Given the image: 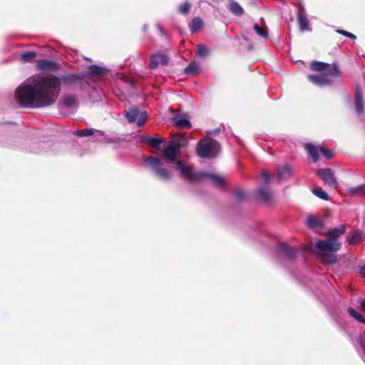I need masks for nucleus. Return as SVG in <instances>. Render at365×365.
<instances>
[{"label": "nucleus", "mask_w": 365, "mask_h": 365, "mask_svg": "<svg viewBox=\"0 0 365 365\" xmlns=\"http://www.w3.org/2000/svg\"><path fill=\"white\" fill-rule=\"evenodd\" d=\"M60 92V78L49 74L37 77L32 84H21L16 90L15 98L22 107L45 108L56 101Z\"/></svg>", "instance_id": "f257e3e1"}, {"label": "nucleus", "mask_w": 365, "mask_h": 365, "mask_svg": "<svg viewBox=\"0 0 365 365\" xmlns=\"http://www.w3.org/2000/svg\"><path fill=\"white\" fill-rule=\"evenodd\" d=\"M346 227L341 225L337 228L329 229L324 235L326 239L321 240V251L337 252L341 249V242L339 237L346 233Z\"/></svg>", "instance_id": "f03ea898"}, {"label": "nucleus", "mask_w": 365, "mask_h": 365, "mask_svg": "<svg viewBox=\"0 0 365 365\" xmlns=\"http://www.w3.org/2000/svg\"><path fill=\"white\" fill-rule=\"evenodd\" d=\"M342 76V71L337 61L328 63L321 61V86L333 84Z\"/></svg>", "instance_id": "7ed1b4c3"}, {"label": "nucleus", "mask_w": 365, "mask_h": 365, "mask_svg": "<svg viewBox=\"0 0 365 365\" xmlns=\"http://www.w3.org/2000/svg\"><path fill=\"white\" fill-rule=\"evenodd\" d=\"M219 143L210 138L200 140L197 146L198 156L203 158H212L217 155L220 151Z\"/></svg>", "instance_id": "20e7f679"}, {"label": "nucleus", "mask_w": 365, "mask_h": 365, "mask_svg": "<svg viewBox=\"0 0 365 365\" xmlns=\"http://www.w3.org/2000/svg\"><path fill=\"white\" fill-rule=\"evenodd\" d=\"M145 163L150 168L154 174L161 180L168 182L172 178L170 172L166 169L160 159L150 156L145 159Z\"/></svg>", "instance_id": "39448f33"}, {"label": "nucleus", "mask_w": 365, "mask_h": 365, "mask_svg": "<svg viewBox=\"0 0 365 365\" xmlns=\"http://www.w3.org/2000/svg\"><path fill=\"white\" fill-rule=\"evenodd\" d=\"M175 169L180 171L181 176L184 179L191 182L200 181L203 178V175H205V172L195 171L192 165H185L181 160L176 161Z\"/></svg>", "instance_id": "423d86ee"}, {"label": "nucleus", "mask_w": 365, "mask_h": 365, "mask_svg": "<svg viewBox=\"0 0 365 365\" xmlns=\"http://www.w3.org/2000/svg\"><path fill=\"white\" fill-rule=\"evenodd\" d=\"M125 115L129 123L137 122L138 127L142 126L148 119L146 111L140 112L137 108H130L125 111Z\"/></svg>", "instance_id": "0eeeda50"}, {"label": "nucleus", "mask_w": 365, "mask_h": 365, "mask_svg": "<svg viewBox=\"0 0 365 365\" xmlns=\"http://www.w3.org/2000/svg\"><path fill=\"white\" fill-rule=\"evenodd\" d=\"M321 180L329 190L335 191L339 187V182L331 168H321Z\"/></svg>", "instance_id": "6e6552de"}, {"label": "nucleus", "mask_w": 365, "mask_h": 365, "mask_svg": "<svg viewBox=\"0 0 365 365\" xmlns=\"http://www.w3.org/2000/svg\"><path fill=\"white\" fill-rule=\"evenodd\" d=\"M303 250L304 257L307 259L308 257H314L316 259H319V240H316L314 242L309 240V242L304 244L302 247Z\"/></svg>", "instance_id": "1a4fd4ad"}, {"label": "nucleus", "mask_w": 365, "mask_h": 365, "mask_svg": "<svg viewBox=\"0 0 365 365\" xmlns=\"http://www.w3.org/2000/svg\"><path fill=\"white\" fill-rule=\"evenodd\" d=\"M36 68L39 71H55L59 70L61 66L51 60L43 59L37 61Z\"/></svg>", "instance_id": "9d476101"}, {"label": "nucleus", "mask_w": 365, "mask_h": 365, "mask_svg": "<svg viewBox=\"0 0 365 365\" xmlns=\"http://www.w3.org/2000/svg\"><path fill=\"white\" fill-rule=\"evenodd\" d=\"M277 251L288 259H294L297 256V250L284 243H279L277 246Z\"/></svg>", "instance_id": "9b49d317"}, {"label": "nucleus", "mask_w": 365, "mask_h": 365, "mask_svg": "<svg viewBox=\"0 0 365 365\" xmlns=\"http://www.w3.org/2000/svg\"><path fill=\"white\" fill-rule=\"evenodd\" d=\"M169 62V58L165 54H153L150 56L149 68H156L160 64L165 66Z\"/></svg>", "instance_id": "f8f14e48"}, {"label": "nucleus", "mask_w": 365, "mask_h": 365, "mask_svg": "<svg viewBox=\"0 0 365 365\" xmlns=\"http://www.w3.org/2000/svg\"><path fill=\"white\" fill-rule=\"evenodd\" d=\"M187 117L186 114H178L172 118V122L180 128H190L192 125Z\"/></svg>", "instance_id": "ddd939ff"}, {"label": "nucleus", "mask_w": 365, "mask_h": 365, "mask_svg": "<svg viewBox=\"0 0 365 365\" xmlns=\"http://www.w3.org/2000/svg\"><path fill=\"white\" fill-rule=\"evenodd\" d=\"M178 153H180V150L173 144L165 147L162 151L163 158L171 162L175 160Z\"/></svg>", "instance_id": "4468645a"}, {"label": "nucleus", "mask_w": 365, "mask_h": 365, "mask_svg": "<svg viewBox=\"0 0 365 365\" xmlns=\"http://www.w3.org/2000/svg\"><path fill=\"white\" fill-rule=\"evenodd\" d=\"M364 238L365 234L362 231L359 230H354L349 232L347 242L349 245H356L361 242Z\"/></svg>", "instance_id": "2eb2a0df"}, {"label": "nucleus", "mask_w": 365, "mask_h": 365, "mask_svg": "<svg viewBox=\"0 0 365 365\" xmlns=\"http://www.w3.org/2000/svg\"><path fill=\"white\" fill-rule=\"evenodd\" d=\"M203 178H206L209 179L212 184L219 188H223L225 185V179L217 175V174H213V173H209L205 172V175H203Z\"/></svg>", "instance_id": "dca6fc26"}, {"label": "nucleus", "mask_w": 365, "mask_h": 365, "mask_svg": "<svg viewBox=\"0 0 365 365\" xmlns=\"http://www.w3.org/2000/svg\"><path fill=\"white\" fill-rule=\"evenodd\" d=\"M336 252H328L321 251V263L332 265L338 262Z\"/></svg>", "instance_id": "f3484780"}, {"label": "nucleus", "mask_w": 365, "mask_h": 365, "mask_svg": "<svg viewBox=\"0 0 365 365\" xmlns=\"http://www.w3.org/2000/svg\"><path fill=\"white\" fill-rule=\"evenodd\" d=\"M202 72L200 65L195 61L190 62L185 68L184 73L189 76H194Z\"/></svg>", "instance_id": "a211bd4d"}, {"label": "nucleus", "mask_w": 365, "mask_h": 365, "mask_svg": "<svg viewBox=\"0 0 365 365\" xmlns=\"http://www.w3.org/2000/svg\"><path fill=\"white\" fill-rule=\"evenodd\" d=\"M304 149L309 155V158L312 159L314 163H316L319 159V154L317 148L311 143H307L304 145Z\"/></svg>", "instance_id": "6ab92c4d"}, {"label": "nucleus", "mask_w": 365, "mask_h": 365, "mask_svg": "<svg viewBox=\"0 0 365 365\" xmlns=\"http://www.w3.org/2000/svg\"><path fill=\"white\" fill-rule=\"evenodd\" d=\"M306 225L317 232V229L319 227V219L313 215H309L306 220Z\"/></svg>", "instance_id": "aec40b11"}, {"label": "nucleus", "mask_w": 365, "mask_h": 365, "mask_svg": "<svg viewBox=\"0 0 365 365\" xmlns=\"http://www.w3.org/2000/svg\"><path fill=\"white\" fill-rule=\"evenodd\" d=\"M297 21L302 31L308 29V19L302 9L297 13Z\"/></svg>", "instance_id": "412c9836"}, {"label": "nucleus", "mask_w": 365, "mask_h": 365, "mask_svg": "<svg viewBox=\"0 0 365 365\" xmlns=\"http://www.w3.org/2000/svg\"><path fill=\"white\" fill-rule=\"evenodd\" d=\"M278 178L282 180H287L290 178L292 175V171L290 165H285L281 169H279L277 173Z\"/></svg>", "instance_id": "4be33fe9"}, {"label": "nucleus", "mask_w": 365, "mask_h": 365, "mask_svg": "<svg viewBox=\"0 0 365 365\" xmlns=\"http://www.w3.org/2000/svg\"><path fill=\"white\" fill-rule=\"evenodd\" d=\"M172 144L175 145L178 150H180V148L185 147L188 144V141L184 135L182 133H178L175 135L174 140L172 142Z\"/></svg>", "instance_id": "5701e85b"}, {"label": "nucleus", "mask_w": 365, "mask_h": 365, "mask_svg": "<svg viewBox=\"0 0 365 365\" xmlns=\"http://www.w3.org/2000/svg\"><path fill=\"white\" fill-rule=\"evenodd\" d=\"M142 142L148 143L149 145L153 148H158L159 145L165 142V139L150 137H143Z\"/></svg>", "instance_id": "b1692460"}, {"label": "nucleus", "mask_w": 365, "mask_h": 365, "mask_svg": "<svg viewBox=\"0 0 365 365\" xmlns=\"http://www.w3.org/2000/svg\"><path fill=\"white\" fill-rule=\"evenodd\" d=\"M354 106L358 113H361L364 112V108L363 96L359 91H357L355 94Z\"/></svg>", "instance_id": "393cba45"}, {"label": "nucleus", "mask_w": 365, "mask_h": 365, "mask_svg": "<svg viewBox=\"0 0 365 365\" xmlns=\"http://www.w3.org/2000/svg\"><path fill=\"white\" fill-rule=\"evenodd\" d=\"M203 26V21L199 16L194 17L189 25L190 30L192 33H195L202 29Z\"/></svg>", "instance_id": "a878e982"}, {"label": "nucleus", "mask_w": 365, "mask_h": 365, "mask_svg": "<svg viewBox=\"0 0 365 365\" xmlns=\"http://www.w3.org/2000/svg\"><path fill=\"white\" fill-rule=\"evenodd\" d=\"M257 197L265 202H269L272 200V194L268 189L259 188L257 190Z\"/></svg>", "instance_id": "bb28decb"}, {"label": "nucleus", "mask_w": 365, "mask_h": 365, "mask_svg": "<svg viewBox=\"0 0 365 365\" xmlns=\"http://www.w3.org/2000/svg\"><path fill=\"white\" fill-rule=\"evenodd\" d=\"M230 11L235 16H240L244 13L242 7L236 1H232L229 5Z\"/></svg>", "instance_id": "cd10ccee"}, {"label": "nucleus", "mask_w": 365, "mask_h": 365, "mask_svg": "<svg viewBox=\"0 0 365 365\" xmlns=\"http://www.w3.org/2000/svg\"><path fill=\"white\" fill-rule=\"evenodd\" d=\"M84 75L69 74L61 78L62 81L73 83L78 81H82Z\"/></svg>", "instance_id": "c85d7f7f"}, {"label": "nucleus", "mask_w": 365, "mask_h": 365, "mask_svg": "<svg viewBox=\"0 0 365 365\" xmlns=\"http://www.w3.org/2000/svg\"><path fill=\"white\" fill-rule=\"evenodd\" d=\"M77 104L76 97L73 95H66L63 97V105L67 108H71Z\"/></svg>", "instance_id": "c756f323"}, {"label": "nucleus", "mask_w": 365, "mask_h": 365, "mask_svg": "<svg viewBox=\"0 0 365 365\" xmlns=\"http://www.w3.org/2000/svg\"><path fill=\"white\" fill-rule=\"evenodd\" d=\"M347 192L349 195L351 196L363 195L365 194V185L349 188Z\"/></svg>", "instance_id": "7c9ffc66"}, {"label": "nucleus", "mask_w": 365, "mask_h": 365, "mask_svg": "<svg viewBox=\"0 0 365 365\" xmlns=\"http://www.w3.org/2000/svg\"><path fill=\"white\" fill-rule=\"evenodd\" d=\"M88 73L91 76H99L102 74L104 71V68L97 66V65H91L88 67Z\"/></svg>", "instance_id": "2f4dec72"}, {"label": "nucleus", "mask_w": 365, "mask_h": 365, "mask_svg": "<svg viewBox=\"0 0 365 365\" xmlns=\"http://www.w3.org/2000/svg\"><path fill=\"white\" fill-rule=\"evenodd\" d=\"M336 152L333 149L327 148L321 145V155L325 159L330 160L334 158Z\"/></svg>", "instance_id": "473e14b6"}, {"label": "nucleus", "mask_w": 365, "mask_h": 365, "mask_svg": "<svg viewBox=\"0 0 365 365\" xmlns=\"http://www.w3.org/2000/svg\"><path fill=\"white\" fill-rule=\"evenodd\" d=\"M254 29H255V32L257 34V35H259L262 38H263L264 39L268 38L269 34H268V30L267 28L262 27L259 24H255L254 25Z\"/></svg>", "instance_id": "72a5a7b5"}, {"label": "nucleus", "mask_w": 365, "mask_h": 365, "mask_svg": "<svg viewBox=\"0 0 365 365\" xmlns=\"http://www.w3.org/2000/svg\"><path fill=\"white\" fill-rule=\"evenodd\" d=\"M195 51H196L197 55L200 57H206L209 54V49L204 44L196 45Z\"/></svg>", "instance_id": "f704fd0d"}, {"label": "nucleus", "mask_w": 365, "mask_h": 365, "mask_svg": "<svg viewBox=\"0 0 365 365\" xmlns=\"http://www.w3.org/2000/svg\"><path fill=\"white\" fill-rule=\"evenodd\" d=\"M323 215H321V228L323 227V222L327 219H329L332 215V210L330 207L321 206Z\"/></svg>", "instance_id": "c9c22d12"}, {"label": "nucleus", "mask_w": 365, "mask_h": 365, "mask_svg": "<svg viewBox=\"0 0 365 365\" xmlns=\"http://www.w3.org/2000/svg\"><path fill=\"white\" fill-rule=\"evenodd\" d=\"M36 56L37 54L34 51H27L21 55L20 59L23 62H32Z\"/></svg>", "instance_id": "e433bc0d"}, {"label": "nucleus", "mask_w": 365, "mask_h": 365, "mask_svg": "<svg viewBox=\"0 0 365 365\" xmlns=\"http://www.w3.org/2000/svg\"><path fill=\"white\" fill-rule=\"evenodd\" d=\"M348 312L356 320L361 323L365 324V318L360 313L356 312L354 308L349 307L348 309Z\"/></svg>", "instance_id": "4c0bfd02"}, {"label": "nucleus", "mask_w": 365, "mask_h": 365, "mask_svg": "<svg viewBox=\"0 0 365 365\" xmlns=\"http://www.w3.org/2000/svg\"><path fill=\"white\" fill-rule=\"evenodd\" d=\"M94 133V131L91 128H85L76 131L75 135L78 137H86L92 135Z\"/></svg>", "instance_id": "58836bf2"}, {"label": "nucleus", "mask_w": 365, "mask_h": 365, "mask_svg": "<svg viewBox=\"0 0 365 365\" xmlns=\"http://www.w3.org/2000/svg\"><path fill=\"white\" fill-rule=\"evenodd\" d=\"M307 80L311 83L319 86V74H307Z\"/></svg>", "instance_id": "ea45409f"}, {"label": "nucleus", "mask_w": 365, "mask_h": 365, "mask_svg": "<svg viewBox=\"0 0 365 365\" xmlns=\"http://www.w3.org/2000/svg\"><path fill=\"white\" fill-rule=\"evenodd\" d=\"M190 9V4L188 2H185L181 4L178 8V11L182 14H187Z\"/></svg>", "instance_id": "a19ab883"}, {"label": "nucleus", "mask_w": 365, "mask_h": 365, "mask_svg": "<svg viewBox=\"0 0 365 365\" xmlns=\"http://www.w3.org/2000/svg\"><path fill=\"white\" fill-rule=\"evenodd\" d=\"M336 32L338 34H341V35H343L344 36H346V37H348V38H351L352 40L356 39V36L354 34H351V33H350V32H349V31H347L346 30L337 29Z\"/></svg>", "instance_id": "79ce46f5"}, {"label": "nucleus", "mask_w": 365, "mask_h": 365, "mask_svg": "<svg viewBox=\"0 0 365 365\" xmlns=\"http://www.w3.org/2000/svg\"><path fill=\"white\" fill-rule=\"evenodd\" d=\"M235 197L238 201H242L245 197V192L241 189H237L235 191Z\"/></svg>", "instance_id": "37998d69"}, {"label": "nucleus", "mask_w": 365, "mask_h": 365, "mask_svg": "<svg viewBox=\"0 0 365 365\" xmlns=\"http://www.w3.org/2000/svg\"><path fill=\"white\" fill-rule=\"evenodd\" d=\"M309 69L313 71L319 72V61H313L309 66Z\"/></svg>", "instance_id": "c03bdc74"}, {"label": "nucleus", "mask_w": 365, "mask_h": 365, "mask_svg": "<svg viewBox=\"0 0 365 365\" xmlns=\"http://www.w3.org/2000/svg\"><path fill=\"white\" fill-rule=\"evenodd\" d=\"M262 177L266 184L269 182V174L267 171H263L262 173Z\"/></svg>", "instance_id": "a18cd8bd"}, {"label": "nucleus", "mask_w": 365, "mask_h": 365, "mask_svg": "<svg viewBox=\"0 0 365 365\" xmlns=\"http://www.w3.org/2000/svg\"><path fill=\"white\" fill-rule=\"evenodd\" d=\"M321 200H329V197L327 192L321 189Z\"/></svg>", "instance_id": "49530a36"}, {"label": "nucleus", "mask_w": 365, "mask_h": 365, "mask_svg": "<svg viewBox=\"0 0 365 365\" xmlns=\"http://www.w3.org/2000/svg\"><path fill=\"white\" fill-rule=\"evenodd\" d=\"M359 273L365 277V264L360 268Z\"/></svg>", "instance_id": "de8ad7c7"}, {"label": "nucleus", "mask_w": 365, "mask_h": 365, "mask_svg": "<svg viewBox=\"0 0 365 365\" xmlns=\"http://www.w3.org/2000/svg\"><path fill=\"white\" fill-rule=\"evenodd\" d=\"M312 192L317 197H319V188H314L312 190Z\"/></svg>", "instance_id": "09e8293b"}, {"label": "nucleus", "mask_w": 365, "mask_h": 365, "mask_svg": "<svg viewBox=\"0 0 365 365\" xmlns=\"http://www.w3.org/2000/svg\"><path fill=\"white\" fill-rule=\"evenodd\" d=\"M361 309L365 312V298L361 302Z\"/></svg>", "instance_id": "8fccbe9b"}, {"label": "nucleus", "mask_w": 365, "mask_h": 365, "mask_svg": "<svg viewBox=\"0 0 365 365\" xmlns=\"http://www.w3.org/2000/svg\"><path fill=\"white\" fill-rule=\"evenodd\" d=\"M316 174H317V175H319V169H317V170H316Z\"/></svg>", "instance_id": "3c124183"}]
</instances>
